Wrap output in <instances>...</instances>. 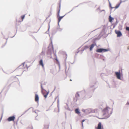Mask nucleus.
Returning a JSON list of instances; mask_svg holds the SVG:
<instances>
[{
	"mask_svg": "<svg viewBox=\"0 0 129 129\" xmlns=\"http://www.w3.org/2000/svg\"><path fill=\"white\" fill-rule=\"evenodd\" d=\"M112 111V110L111 109L108 107H106L103 111V115H105L107 117H109Z\"/></svg>",
	"mask_w": 129,
	"mask_h": 129,
	"instance_id": "1",
	"label": "nucleus"
},
{
	"mask_svg": "<svg viewBox=\"0 0 129 129\" xmlns=\"http://www.w3.org/2000/svg\"><path fill=\"white\" fill-rule=\"evenodd\" d=\"M41 88L42 89V92L44 95V97L46 98L47 97V95L49 93V92L44 90L42 87V85H41Z\"/></svg>",
	"mask_w": 129,
	"mask_h": 129,
	"instance_id": "2",
	"label": "nucleus"
},
{
	"mask_svg": "<svg viewBox=\"0 0 129 129\" xmlns=\"http://www.w3.org/2000/svg\"><path fill=\"white\" fill-rule=\"evenodd\" d=\"M54 53V51L53 49H52L51 50H48L47 52V54L48 55V57H49L50 58H52L51 54L52 53Z\"/></svg>",
	"mask_w": 129,
	"mask_h": 129,
	"instance_id": "3",
	"label": "nucleus"
},
{
	"mask_svg": "<svg viewBox=\"0 0 129 129\" xmlns=\"http://www.w3.org/2000/svg\"><path fill=\"white\" fill-rule=\"evenodd\" d=\"M108 51V50L105 49H97L96 51L97 52H105Z\"/></svg>",
	"mask_w": 129,
	"mask_h": 129,
	"instance_id": "4",
	"label": "nucleus"
},
{
	"mask_svg": "<svg viewBox=\"0 0 129 129\" xmlns=\"http://www.w3.org/2000/svg\"><path fill=\"white\" fill-rule=\"evenodd\" d=\"M15 119V116H10L8 118L7 120L8 121H14Z\"/></svg>",
	"mask_w": 129,
	"mask_h": 129,
	"instance_id": "5",
	"label": "nucleus"
},
{
	"mask_svg": "<svg viewBox=\"0 0 129 129\" xmlns=\"http://www.w3.org/2000/svg\"><path fill=\"white\" fill-rule=\"evenodd\" d=\"M115 32L117 34L118 37H120L122 36V34L120 31L115 30Z\"/></svg>",
	"mask_w": 129,
	"mask_h": 129,
	"instance_id": "6",
	"label": "nucleus"
},
{
	"mask_svg": "<svg viewBox=\"0 0 129 129\" xmlns=\"http://www.w3.org/2000/svg\"><path fill=\"white\" fill-rule=\"evenodd\" d=\"M115 74L117 78L119 79H120L121 75L120 72H115Z\"/></svg>",
	"mask_w": 129,
	"mask_h": 129,
	"instance_id": "7",
	"label": "nucleus"
},
{
	"mask_svg": "<svg viewBox=\"0 0 129 129\" xmlns=\"http://www.w3.org/2000/svg\"><path fill=\"white\" fill-rule=\"evenodd\" d=\"M39 98V97L38 95L37 94H35V101L38 103V102Z\"/></svg>",
	"mask_w": 129,
	"mask_h": 129,
	"instance_id": "8",
	"label": "nucleus"
},
{
	"mask_svg": "<svg viewBox=\"0 0 129 129\" xmlns=\"http://www.w3.org/2000/svg\"><path fill=\"white\" fill-rule=\"evenodd\" d=\"M39 64L41 66L43 67H44V65L43 63V60L42 59L39 62Z\"/></svg>",
	"mask_w": 129,
	"mask_h": 129,
	"instance_id": "9",
	"label": "nucleus"
},
{
	"mask_svg": "<svg viewBox=\"0 0 129 129\" xmlns=\"http://www.w3.org/2000/svg\"><path fill=\"white\" fill-rule=\"evenodd\" d=\"M97 129H101V122H99L98 125Z\"/></svg>",
	"mask_w": 129,
	"mask_h": 129,
	"instance_id": "10",
	"label": "nucleus"
},
{
	"mask_svg": "<svg viewBox=\"0 0 129 129\" xmlns=\"http://www.w3.org/2000/svg\"><path fill=\"white\" fill-rule=\"evenodd\" d=\"M75 111L76 113L78 114H79L80 113V112L79 111V109H76L75 110Z\"/></svg>",
	"mask_w": 129,
	"mask_h": 129,
	"instance_id": "11",
	"label": "nucleus"
},
{
	"mask_svg": "<svg viewBox=\"0 0 129 129\" xmlns=\"http://www.w3.org/2000/svg\"><path fill=\"white\" fill-rule=\"evenodd\" d=\"M94 46V44H92L90 45V51H91L92 49L93 48Z\"/></svg>",
	"mask_w": 129,
	"mask_h": 129,
	"instance_id": "12",
	"label": "nucleus"
},
{
	"mask_svg": "<svg viewBox=\"0 0 129 129\" xmlns=\"http://www.w3.org/2000/svg\"><path fill=\"white\" fill-rule=\"evenodd\" d=\"M114 19L113 18H112L111 16H110L109 17V21L110 22H111Z\"/></svg>",
	"mask_w": 129,
	"mask_h": 129,
	"instance_id": "13",
	"label": "nucleus"
},
{
	"mask_svg": "<svg viewBox=\"0 0 129 129\" xmlns=\"http://www.w3.org/2000/svg\"><path fill=\"white\" fill-rule=\"evenodd\" d=\"M63 17H64V16H62L59 17H58V22H59L61 20V19L63 18Z\"/></svg>",
	"mask_w": 129,
	"mask_h": 129,
	"instance_id": "14",
	"label": "nucleus"
},
{
	"mask_svg": "<svg viewBox=\"0 0 129 129\" xmlns=\"http://www.w3.org/2000/svg\"><path fill=\"white\" fill-rule=\"evenodd\" d=\"M120 4H117V5H116V6H115V8L116 9H117V8H118L119 7V6H120Z\"/></svg>",
	"mask_w": 129,
	"mask_h": 129,
	"instance_id": "15",
	"label": "nucleus"
},
{
	"mask_svg": "<svg viewBox=\"0 0 129 129\" xmlns=\"http://www.w3.org/2000/svg\"><path fill=\"white\" fill-rule=\"evenodd\" d=\"M25 17V15H23L21 16V18L22 19V21H23V19Z\"/></svg>",
	"mask_w": 129,
	"mask_h": 129,
	"instance_id": "16",
	"label": "nucleus"
},
{
	"mask_svg": "<svg viewBox=\"0 0 129 129\" xmlns=\"http://www.w3.org/2000/svg\"><path fill=\"white\" fill-rule=\"evenodd\" d=\"M60 8L59 7V10H58V16L59 15V13L60 12Z\"/></svg>",
	"mask_w": 129,
	"mask_h": 129,
	"instance_id": "17",
	"label": "nucleus"
},
{
	"mask_svg": "<svg viewBox=\"0 0 129 129\" xmlns=\"http://www.w3.org/2000/svg\"><path fill=\"white\" fill-rule=\"evenodd\" d=\"M126 29L127 30L129 31V27H126Z\"/></svg>",
	"mask_w": 129,
	"mask_h": 129,
	"instance_id": "18",
	"label": "nucleus"
},
{
	"mask_svg": "<svg viewBox=\"0 0 129 129\" xmlns=\"http://www.w3.org/2000/svg\"><path fill=\"white\" fill-rule=\"evenodd\" d=\"M85 121V120H83L82 121V126H83V122L84 121Z\"/></svg>",
	"mask_w": 129,
	"mask_h": 129,
	"instance_id": "19",
	"label": "nucleus"
},
{
	"mask_svg": "<svg viewBox=\"0 0 129 129\" xmlns=\"http://www.w3.org/2000/svg\"><path fill=\"white\" fill-rule=\"evenodd\" d=\"M55 56H56V58H55V60H56L57 61H58V60L56 58V55H55Z\"/></svg>",
	"mask_w": 129,
	"mask_h": 129,
	"instance_id": "20",
	"label": "nucleus"
},
{
	"mask_svg": "<svg viewBox=\"0 0 129 129\" xmlns=\"http://www.w3.org/2000/svg\"><path fill=\"white\" fill-rule=\"evenodd\" d=\"M77 95H78V96H79V95L78 94H77Z\"/></svg>",
	"mask_w": 129,
	"mask_h": 129,
	"instance_id": "21",
	"label": "nucleus"
},
{
	"mask_svg": "<svg viewBox=\"0 0 129 129\" xmlns=\"http://www.w3.org/2000/svg\"><path fill=\"white\" fill-rule=\"evenodd\" d=\"M72 80L71 79H70V81H72Z\"/></svg>",
	"mask_w": 129,
	"mask_h": 129,
	"instance_id": "22",
	"label": "nucleus"
}]
</instances>
